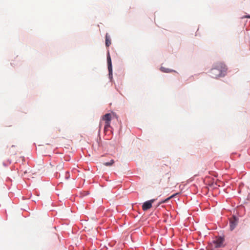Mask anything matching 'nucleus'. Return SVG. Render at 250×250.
Wrapping results in <instances>:
<instances>
[{
  "label": "nucleus",
  "instance_id": "1",
  "mask_svg": "<svg viewBox=\"0 0 250 250\" xmlns=\"http://www.w3.org/2000/svg\"><path fill=\"white\" fill-rule=\"evenodd\" d=\"M227 68L226 65L222 62H217L215 64L210 70V76L213 78L224 77L226 74Z\"/></svg>",
  "mask_w": 250,
  "mask_h": 250
},
{
  "label": "nucleus",
  "instance_id": "2",
  "mask_svg": "<svg viewBox=\"0 0 250 250\" xmlns=\"http://www.w3.org/2000/svg\"><path fill=\"white\" fill-rule=\"evenodd\" d=\"M111 120V115L110 113H106L102 117V120L100 123V127H101L102 122H104V129L106 131L110 126V122Z\"/></svg>",
  "mask_w": 250,
  "mask_h": 250
},
{
  "label": "nucleus",
  "instance_id": "3",
  "mask_svg": "<svg viewBox=\"0 0 250 250\" xmlns=\"http://www.w3.org/2000/svg\"><path fill=\"white\" fill-rule=\"evenodd\" d=\"M238 224V219L235 217L233 216L229 220V227L230 229L232 230L234 229Z\"/></svg>",
  "mask_w": 250,
  "mask_h": 250
},
{
  "label": "nucleus",
  "instance_id": "4",
  "mask_svg": "<svg viewBox=\"0 0 250 250\" xmlns=\"http://www.w3.org/2000/svg\"><path fill=\"white\" fill-rule=\"evenodd\" d=\"M155 199H152L145 202L142 206L143 210L146 211L150 208L152 207V203L155 201Z\"/></svg>",
  "mask_w": 250,
  "mask_h": 250
},
{
  "label": "nucleus",
  "instance_id": "5",
  "mask_svg": "<svg viewBox=\"0 0 250 250\" xmlns=\"http://www.w3.org/2000/svg\"><path fill=\"white\" fill-rule=\"evenodd\" d=\"M107 62L108 65V70L109 71V77H112V63H111V59L109 55V52L108 53L107 56Z\"/></svg>",
  "mask_w": 250,
  "mask_h": 250
},
{
  "label": "nucleus",
  "instance_id": "6",
  "mask_svg": "<svg viewBox=\"0 0 250 250\" xmlns=\"http://www.w3.org/2000/svg\"><path fill=\"white\" fill-rule=\"evenodd\" d=\"M224 240V239L220 237L216 238V239L213 241L215 248H218L222 247Z\"/></svg>",
  "mask_w": 250,
  "mask_h": 250
},
{
  "label": "nucleus",
  "instance_id": "7",
  "mask_svg": "<svg viewBox=\"0 0 250 250\" xmlns=\"http://www.w3.org/2000/svg\"><path fill=\"white\" fill-rule=\"evenodd\" d=\"M160 70L162 72L164 73H171L172 72H175V71L172 69L167 68L164 67H161Z\"/></svg>",
  "mask_w": 250,
  "mask_h": 250
},
{
  "label": "nucleus",
  "instance_id": "8",
  "mask_svg": "<svg viewBox=\"0 0 250 250\" xmlns=\"http://www.w3.org/2000/svg\"><path fill=\"white\" fill-rule=\"evenodd\" d=\"M111 41L110 37L107 33L105 35V45L107 47H108L111 44Z\"/></svg>",
  "mask_w": 250,
  "mask_h": 250
},
{
  "label": "nucleus",
  "instance_id": "9",
  "mask_svg": "<svg viewBox=\"0 0 250 250\" xmlns=\"http://www.w3.org/2000/svg\"><path fill=\"white\" fill-rule=\"evenodd\" d=\"M177 194H178V193H176V194H174L172 195L171 196H170L168 198H167L166 199L162 201L161 202H160L159 205L167 202L170 199L174 197Z\"/></svg>",
  "mask_w": 250,
  "mask_h": 250
},
{
  "label": "nucleus",
  "instance_id": "10",
  "mask_svg": "<svg viewBox=\"0 0 250 250\" xmlns=\"http://www.w3.org/2000/svg\"><path fill=\"white\" fill-rule=\"evenodd\" d=\"M114 163V161L113 159H112L110 161V162L104 163L103 164L104 165L108 167L112 166Z\"/></svg>",
  "mask_w": 250,
  "mask_h": 250
},
{
  "label": "nucleus",
  "instance_id": "11",
  "mask_svg": "<svg viewBox=\"0 0 250 250\" xmlns=\"http://www.w3.org/2000/svg\"><path fill=\"white\" fill-rule=\"evenodd\" d=\"M11 154H13V155H15L17 154V152L16 151H11Z\"/></svg>",
  "mask_w": 250,
  "mask_h": 250
},
{
  "label": "nucleus",
  "instance_id": "12",
  "mask_svg": "<svg viewBox=\"0 0 250 250\" xmlns=\"http://www.w3.org/2000/svg\"><path fill=\"white\" fill-rule=\"evenodd\" d=\"M245 18H250V16H246L245 17Z\"/></svg>",
  "mask_w": 250,
  "mask_h": 250
}]
</instances>
